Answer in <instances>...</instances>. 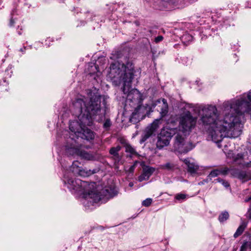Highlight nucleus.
Here are the masks:
<instances>
[{
	"instance_id": "f257e3e1",
	"label": "nucleus",
	"mask_w": 251,
	"mask_h": 251,
	"mask_svg": "<svg viewBox=\"0 0 251 251\" xmlns=\"http://www.w3.org/2000/svg\"><path fill=\"white\" fill-rule=\"evenodd\" d=\"M224 111L225 114L221 126L218 127L208 128V137L217 144L221 148L220 142L224 137L236 138L239 136L242 128L239 116L235 114H242L250 111L247 102H241V100L233 102H225L223 103Z\"/></svg>"
},
{
	"instance_id": "f03ea898",
	"label": "nucleus",
	"mask_w": 251,
	"mask_h": 251,
	"mask_svg": "<svg viewBox=\"0 0 251 251\" xmlns=\"http://www.w3.org/2000/svg\"><path fill=\"white\" fill-rule=\"evenodd\" d=\"M87 93L89 97V100L84 101L82 99H77L73 103V106L80 113L78 116V119L83 124L91 126L93 125L95 116L101 111V97L96 89L94 91L88 89Z\"/></svg>"
},
{
	"instance_id": "7ed1b4c3",
	"label": "nucleus",
	"mask_w": 251,
	"mask_h": 251,
	"mask_svg": "<svg viewBox=\"0 0 251 251\" xmlns=\"http://www.w3.org/2000/svg\"><path fill=\"white\" fill-rule=\"evenodd\" d=\"M134 73V67L131 63L126 64L115 61L111 64L107 77L115 86L123 84L122 91H128L130 83H131Z\"/></svg>"
},
{
	"instance_id": "20e7f679",
	"label": "nucleus",
	"mask_w": 251,
	"mask_h": 251,
	"mask_svg": "<svg viewBox=\"0 0 251 251\" xmlns=\"http://www.w3.org/2000/svg\"><path fill=\"white\" fill-rule=\"evenodd\" d=\"M200 115L199 124L209 126L208 128L218 127V126H221L223 122V119L220 120L218 117L217 109L215 106L208 105L204 107L200 112Z\"/></svg>"
},
{
	"instance_id": "39448f33",
	"label": "nucleus",
	"mask_w": 251,
	"mask_h": 251,
	"mask_svg": "<svg viewBox=\"0 0 251 251\" xmlns=\"http://www.w3.org/2000/svg\"><path fill=\"white\" fill-rule=\"evenodd\" d=\"M197 119L187 112L183 114L180 118L179 132L184 135L188 134L196 126Z\"/></svg>"
},
{
	"instance_id": "423d86ee",
	"label": "nucleus",
	"mask_w": 251,
	"mask_h": 251,
	"mask_svg": "<svg viewBox=\"0 0 251 251\" xmlns=\"http://www.w3.org/2000/svg\"><path fill=\"white\" fill-rule=\"evenodd\" d=\"M65 182H66L69 185V187L76 191L81 193H88L90 196L93 195V192L90 193L89 189L90 184L88 182L82 181L79 179H74L73 178H67L65 176ZM92 197V196H91Z\"/></svg>"
},
{
	"instance_id": "0eeeda50",
	"label": "nucleus",
	"mask_w": 251,
	"mask_h": 251,
	"mask_svg": "<svg viewBox=\"0 0 251 251\" xmlns=\"http://www.w3.org/2000/svg\"><path fill=\"white\" fill-rule=\"evenodd\" d=\"M186 135L178 132L175 136L174 149L181 153L187 152L194 147L191 143L186 142L185 138Z\"/></svg>"
},
{
	"instance_id": "6e6552de",
	"label": "nucleus",
	"mask_w": 251,
	"mask_h": 251,
	"mask_svg": "<svg viewBox=\"0 0 251 251\" xmlns=\"http://www.w3.org/2000/svg\"><path fill=\"white\" fill-rule=\"evenodd\" d=\"M131 83H130L128 91L123 93L126 95L127 101L133 102L137 106L141 105L143 100L142 96L140 92L136 89H131Z\"/></svg>"
},
{
	"instance_id": "1a4fd4ad",
	"label": "nucleus",
	"mask_w": 251,
	"mask_h": 251,
	"mask_svg": "<svg viewBox=\"0 0 251 251\" xmlns=\"http://www.w3.org/2000/svg\"><path fill=\"white\" fill-rule=\"evenodd\" d=\"M172 135L170 132L165 129L162 130L157 137L156 144L157 148L161 150L164 147L167 146L169 144Z\"/></svg>"
},
{
	"instance_id": "9d476101",
	"label": "nucleus",
	"mask_w": 251,
	"mask_h": 251,
	"mask_svg": "<svg viewBox=\"0 0 251 251\" xmlns=\"http://www.w3.org/2000/svg\"><path fill=\"white\" fill-rule=\"evenodd\" d=\"M68 152H69L72 155H77L82 158L88 160H93L95 158V156L92 154L75 147H71L70 149H68Z\"/></svg>"
},
{
	"instance_id": "9b49d317",
	"label": "nucleus",
	"mask_w": 251,
	"mask_h": 251,
	"mask_svg": "<svg viewBox=\"0 0 251 251\" xmlns=\"http://www.w3.org/2000/svg\"><path fill=\"white\" fill-rule=\"evenodd\" d=\"M159 123L160 120L156 119L154 121L150 126L147 127L142 136V142L145 141L153 133L158 127Z\"/></svg>"
},
{
	"instance_id": "f8f14e48",
	"label": "nucleus",
	"mask_w": 251,
	"mask_h": 251,
	"mask_svg": "<svg viewBox=\"0 0 251 251\" xmlns=\"http://www.w3.org/2000/svg\"><path fill=\"white\" fill-rule=\"evenodd\" d=\"M88 126L87 125L83 124L78 119V121H74L70 123L69 128L70 130L74 133V135L77 137V134H80V132L84 129V127Z\"/></svg>"
},
{
	"instance_id": "ddd939ff",
	"label": "nucleus",
	"mask_w": 251,
	"mask_h": 251,
	"mask_svg": "<svg viewBox=\"0 0 251 251\" xmlns=\"http://www.w3.org/2000/svg\"><path fill=\"white\" fill-rule=\"evenodd\" d=\"M157 110L160 113L161 118L159 120H160L161 118L165 117L168 113V103L167 102V100L165 99H163L162 100V101L160 100L157 101Z\"/></svg>"
},
{
	"instance_id": "4468645a",
	"label": "nucleus",
	"mask_w": 251,
	"mask_h": 251,
	"mask_svg": "<svg viewBox=\"0 0 251 251\" xmlns=\"http://www.w3.org/2000/svg\"><path fill=\"white\" fill-rule=\"evenodd\" d=\"M155 169L152 167H151L149 166H145L143 167V173L138 177V180L140 182H142L144 180H148L150 176L154 172Z\"/></svg>"
},
{
	"instance_id": "2eb2a0df",
	"label": "nucleus",
	"mask_w": 251,
	"mask_h": 251,
	"mask_svg": "<svg viewBox=\"0 0 251 251\" xmlns=\"http://www.w3.org/2000/svg\"><path fill=\"white\" fill-rule=\"evenodd\" d=\"M233 176L241 180L243 182H245L251 179V174L249 173L241 170H234L232 172Z\"/></svg>"
},
{
	"instance_id": "dca6fc26",
	"label": "nucleus",
	"mask_w": 251,
	"mask_h": 251,
	"mask_svg": "<svg viewBox=\"0 0 251 251\" xmlns=\"http://www.w3.org/2000/svg\"><path fill=\"white\" fill-rule=\"evenodd\" d=\"M237 100H241V102H243V101H244V102H246L248 103V104H249V108H250V111L246 112V113H248L251 115V90L250 91V92H249V93L247 94V95L246 96L244 95L241 96L239 99H238L237 100L230 101H227V102H234L235 101H237ZM244 113H245V112L242 113V114L241 113V114H235V115L239 116V115H242Z\"/></svg>"
},
{
	"instance_id": "f3484780",
	"label": "nucleus",
	"mask_w": 251,
	"mask_h": 251,
	"mask_svg": "<svg viewBox=\"0 0 251 251\" xmlns=\"http://www.w3.org/2000/svg\"><path fill=\"white\" fill-rule=\"evenodd\" d=\"M77 137H80L87 140H93L94 139L95 135L94 132L87 127H84V129L80 132V134H77Z\"/></svg>"
},
{
	"instance_id": "a211bd4d",
	"label": "nucleus",
	"mask_w": 251,
	"mask_h": 251,
	"mask_svg": "<svg viewBox=\"0 0 251 251\" xmlns=\"http://www.w3.org/2000/svg\"><path fill=\"white\" fill-rule=\"evenodd\" d=\"M142 108L141 105L137 106L135 108L134 111L132 113V115L129 119L130 122L135 124L140 121L141 115L140 113V110Z\"/></svg>"
},
{
	"instance_id": "6ab92c4d",
	"label": "nucleus",
	"mask_w": 251,
	"mask_h": 251,
	"mask_svg": "<svg viewBox=\"0 0 251 251\" xmlns=\"http://www.w3.org/2000/svg\"><path fill=\"white\" fill-rule=\"evenodd\" d=\"M183 161L187 166L188 172L195 173L198 170V166L193 163H191L188 159H185Z\"/></svg>"
},
{
	"instance_id": "aec40b11",
	"label": "nucleus",
	"mask_w": 251,
	"mask_h": 251,
	"mask_svg": "<svg viewBox=\"0 0 251 251\" xmlns=\"http://www.w3.org/2000/svg\"><path fill=\"white\" fill-rule=\"evenodd\" d=\"M121 147L120 146H118L116 147H113L111 148L109 151V152L111 154L113 155L116 159L119 161L120 159V157L119 155V151L121 150Z\"/></svg>"
},
{
	"instance_id": "412c9836",
	"label": "nucleus",
	"mask_w": 251,
	"mask_h": 251,
	"mask_svg": "<svg viewBox=\"0 0 251 251\" xmlns=\"http://www.w3.org/2000/svg\"><path fill=\"white\" fill-rule=\"evenodd\" d=\"M96 173V170H85V169H81L80 170L77 175L86 177L92 174H94Z\"/></svg>"
},
{
	"instance_id": "4be33fe9",
	"label": "nucleus",
	"mask_w": 251,
	"mask_h": 251,
	"mask_svg": "<svg viewBox=\"0 0 251 251\" xmlns=\"http://www.w3.org/2000/svg\"><path fill=\"white\" fill-rule=\"evenodd\" d=\"M78 165L79 163L78 161H74L71 167V170L75 175H77L80 170Z\"/></svg>"
},
{
	"instance_id": "5701e85b",
	"label": "nucleus",
	"mask_w": 251,
	"mask_h": 251,
	"mask_svg": "<svg viewBox=\"0 0 251 251\" xmlns=\"http://www.w3.org/2000/svg\"><path fill=\"white\" fill-rule=\"evenodd\" d=\"M125 151L126 152L129 153L130 156L133 155H137L138 153L136 151L135 149L132 147L130 144H126L125 146Z\"/></svg>"
},
{
	"instance_id": "b1692460",
	"label": "nucleus",
	"mask_w": 251,
	"mask_h": 251,
	"mask_svg": "<svg viewBox=\"0 0 251 251\" xmlns=\"http://www.w3.org/2000/svg\"><path fill=\"white\" fill-rule=\"evenodd\" d=\"M163 169L167 170L168 171L173 170L175 167L176 165L172 162H167L162 166Z\"/></svg>"
},
{
	"instance_id": "393cba45",
	"label": "nucleus",
	"mask_w": 251,
	"mask_h": 251,
	"mask_svg": "<svg viewBox=\"0 0 251 251\" xmlns=\"http://www.w3.org/2000/svg\"><path fill=\"white\" fill-rule=\"evenodd\" d=\"M229 218V214L227 211L222 212L219 216V220L220 222H223L227 220Z\"/></svg>"
},
{
	"instance_id": "a878e982",
	"label": "nucleus",
	"mask_w": 251,
	"mask_h": 251,
	"mask_svg": "<svg viewBox=\"0 0 251 251\" xmlns=\"http://www.w3.org/2000/svg\"><path fill=\"white\" fill-rule=\"evenodd\" d=\"M246 226L244 224H242L241 226H240L238 228H237L236 231L234 234V237L235 238L237 237L239 235H240L244 231L245 228Z\"/></svg>"
},
{
	"instance_id": "bb28decb",
	"label": "nucleus",
	"mask_w": 251,
	"mask_h": 251,
	"mask_svg": "<svg viewBox=\"0 0 251 251\" xmlns=\"http://www.w3.org/2000/svg\"><path fill=\"white\" fill-rule=\"evenodd\" d=\"M219 175V170L216 169L212 171L210 174L209 175V177H214L218 176Z\"/></svg>"
},
{
	"instance_id": "cd10ccee",
	"label": "nucleus",
	"mask_w": 251,
	"mask_h": 251,
	"mask_svg": "<svg viewBox=\"0 0 251 251\" xmlns=\"http://www.w3.org/2000/svg\"><path fill=\"white\" fill-rule=\"evenodd\" d=\"M219 175H222L225 176L227 175L229 169L227 167L223 168L221 169H219Z\"/></svg>"
},
{
	"instance_id": "c85d7f7f",
	"label": "nucleus",
	"mask_w": 251,
	"mask_h": 251,
	"mask_svg": "<svg viewBox=\"0 0 251 251\" xmlns=\"http://www.w3.org/2000/svg\"><path fill=\"white\" fill-rule=\"evenodd\" d=\"M152 202V199L148 198L142 202V204L145 206H149Z\"/></svg>"
},
{
	"instance_id": "c756f323",
	"label": "nucleus",
	"mask_w": 251,
	"mask_h": 251,
	"mask_svg": "<svg viewBox=\"0 0 251 251\" xmlns=\"http://www.w3.org/2000/svg\"><path fill=\"white\" fill-rule=\"evenodd\" d=\"M111 125V123L110 122V119H107L104 124H103V127L105 128H109Z\"/></svg>"
},
{
	"instance_id": "7c9ffc66",
	"label": "nucleus",
	"mask_w": 251,
	"mask_h": 251,
	"mask_svg": "<svg viewBox=\"0 0 251 251\" xmlns=\"http://www.w3.org/2000/svg\"><path fill=\"white\" fill-rule=\"evenodd\" d=\"M175 198L177 200H184L186 198V195L183 194H179L176 195Z\"/></svg>"
},
{
	"instance_id": "2f4dec72",
	"label": "nucleus",
	"mask_w": 251,
	"mask_h": 251,
	"mask_svg": "<svg viewBox=\"0 0 251 251\" xmlns=\"http://www.w3.org/2000/svg\"><path fill=\"white\" fill-rule=\"evenodd\" d=\"M102 197L100 193L96 194V198H95V201H100L102 199Z\"/></svg>"
},
{
	"instance_id": "473e14b6",
	"label": "nucleus",
	"mask_w": 251,
	"mask_h": 251,
	"mask_svg": "<svg viewBox=\"0 0 251 251\" xmlns=\"http://www.w3.org/2000/svg\"><path fill=\"white\" fill-rule=\"evenodd\" d=\"M248 248L246 247L245 244L244 243L240 248V251H247Z\"/></svg>"
},
{
	"instance_id": "72a5a7b5",
	"label": "nucleus",
	"mask_w": 251,
	"mask_h": 251,
	"mask_svg": "<svg viewBox=\"0 0 251 251\" xmlns=\"http://www.w3.org/2000/svg\"><path fill=\"white\" fill-rule=\"evenodd\" d=\"M163 36H158L155 38L154 41L156 43H158V42L161 41L163 40Z\"/></svg>"
},
{
	"instance_id": "f704fd0d",
	"label": "nucleus",
	"mask_w": 251,
	"mask_h": 251,
	"mask_svg": "<svg viewBox=\"0 0 251 251\" xmlns=\"http://www.w3.org/2000/svg\"><path fill=\"white\" fill-rule=\"evenodd\" d=\"M136 163H137V162H136L133 165H132L130 167V168H129V171L130 172H133L134 171V169L136 166Z\"/></svg>"
},
{
	"instance_id": "c9c22d12",
	"label": "nucleus",
	"mask_w": 251,
	"mask_h": 251,
	"mask_svg": "<svg viewBox=\"0 0 251 251\" xmlns=\"http://www.w3.org/2000/svg\"><path fill=\"white\" fill-rule=\"evenodd\" d=\"M244 243L248 249L251 250V242H245Z\"/></svg>"
},
{
	"instance_id": "e433bc0d",
	"label": "nucleus",
	"mask_w": 251,
	"mask_h": 251,
	"mask_svg": "<svg viewBox=\"0 0 251 251\" xmlns=\"http://www.w3.org/2000/svg\"><path fill=\"white\" fill-rule=\"evenodd\" d=\"M222 184L225 187H228L229 186V184L228 182L227 181H225V180H224V181H223V182Z\"/></svg>"
},
{
	"instance_id": "4c0bfd02",
	"label": "nucleus",
	"mask_w": 251,
	"mask_h": 251,
	"mask_svg": "<svg viewBox=\"0 0 251 251\" xmlns=\"http://www.w3.org/2000/svg\"><path fill=\"white\" fill-rule=\"evenodd\" d=\"M215 181L216 182H219V183H222L223 181H224V180H223V179H221V178H218L216 179L215 180Z\"/></svg>"
},
{
	"instance_id": "58836bf2",
	"label": "nucleus",
	"mask_w": 251,
	"mask_h": 251,
	"mask_svg": "<svg viewBox=\"0 0 251 251\" xmlns=\"http://www.w3.org/2000/svg\"><path fill=\"white\" fill-rule=\"evenodd\" d=\"M251 201V197H249V198H246V199L245 200V202H248V201Z\"/></svg>"
},
{
	"instance_id": "ea45409f",
	"label": "nucleus",
	"mask_w": 251,
	"mask_h": 251,
	"mask_svg": "<svg viewBox=\"0 0 251 251\" xmlns=\"http://www.w3.org/2000/svg\"><path fill=\"white\" fill-rule=\"evenodd\" d=\"M14 20L12 19H11L10 20V25L11 26H12L14 25Z\"/></svg>"
},
{
	"instance_id": "a19ab883",
	"label": "nucleus",
	"mask_w": 251,
	"mask_h": 251,
	"mask_svg": "<svg viewBox=\"0 0 251 251\" xmlns=\"http://www.w3.org/2000/svg\"><path fill=\"white\" fill-rule=\"evenodd\" d=\"M249 217L251 219V209L249 211Z\"/></svg>"
},
{
	"instance_id": "79ce46f5",
	"label": "nucleus",
	"mask_w": 251,
	"mask_h": 251,
	"mask_svg": "<svg viewBox=\"0 0 251 251\" xmlns=\"http://www.w3.org/2000/svg\"><path fill=\"white\" fill-rule=\"evenodd\" d=\"M129 185L130 187H132V186L133 185V183H130L129 184Z\"/></svg>"
},
{
	"instance_id": "37998d69",
	"label": "nucleus",
	"mask_w": 251,
	"mask_h": 251,
	"mask_svg": "<svg viewBox=\"0 0 251 251\" xmlns=\"http://www.w3.org/2000/svg\"><path fill=\"white\" fill-rule=\"evenodd\" d=\"M245 157H246L245 155H244L243 156H242V155L240 156V157H243V159H245Z\"/></svg>"
},
{
	"instance_id": "c03bdc74",
	"label": "nucleus",
	"mask_w": 251,
	"mask_h": 251,
	"mask_svg": "<svg viewBox=\"0 0 251 251\" xmlns=\"http://www.w3.org/2000/svg\"><path fill=\"white\" fill-rule=\"evenodd\" d=\"M107 192V190L105 189V190H102V193H104V192Z\"/></svg>"
},
{
	"instance_id": "a18cd8bd",
	"label": "nucleus",
	"mask_w": 251,
	"mask_h": 251,
	"mask_svg": "<svg viewBox=\"0 0 251 251\" xmlns=\"http://www.w3.org/2000/svg\"><path fill=\"white\" fill-rule=\"evenodd\" d=\"M249 153H250V154H251V151H249Z\"/></svg>"
},
{
	"instance_id": "49530a36",
	"label": "nucleus",
	"mask_w": 251,
	"mask_h": 251,
	"mask_svg": "<svg viewBox=\"0 0 251 251\" xmlns=\"http://www.w3.org/2000/svg\"><path fill=\"white\" fill-rule=\"evenodd\" d=\"M74 184H75V185H76V183L75 182H74Z\"/></svg>"
}]
</instances>
